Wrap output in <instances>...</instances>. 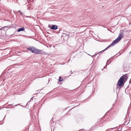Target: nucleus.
I'll list each match as a JSON object with an SVG mask.
<instances>
[{"mask_svg":"<svg viewBox=\"0 0 131 131\" xmlns=\"http://www.w3.org/2000/svg\"><path fill=\"white\" fill-rule=\"evenodd\" d=\"M128 78V76L126 74L121 76L118 81L117 85L120 87L123 86L124 83L127 80Z\"/></svg>","mask_w":131,"mask_h":131,"instance_id":"2","label":"nucleus"},{"mask_svg":"<svg viewBox=\"0 0 131 131\" xmlns=\"http://www.w3.org/2000/svg\"><path fill=\"white\" fill-rule=\"evenodd\" d=\"M25 30L24 28L23 27H22V28H20L19 29H18L17 30V31L18 32H19L20 31H24Z\"/></svg>","mask_w":131,"mask_h":131,"instance_id":"5","label":"nucleus"},{"mask_svg":"<svg viewBox=\"0 0 131 131\" xmlns=\"http://www.w3.org/2000/svg\"><path fill=\"white\" fill-rule=\"evenodd\" d=\"M27 49L31 51L32 52L36 54H46V52L42 51V50L38 49L33 47L28 48Z\"/></svg>","mask_w":131,"mask_h":131,"instance_id":"1","label":"nucleus"},{"mask_svg":"<svg viewBox=\"0 0 131 131\" xmlns=\"http://www.w3.org/2000/svg\"><path fill=\"white\" fill-rule=\"evenodd\" d=\"M130 53L131 54V51L130 52Z\"/></svg>","mask_w":131,"mask_h":131,"instance_id":"7","label":"nucleus"},{"mask_svg":"<svg viewBox=\"0 0 131 131\" xmlns=\"http://www.w3.org/2000/svg\"><path fill=\"white\" fill-rule=\"evenodd\" d=\"M49 27L52 30H56L57 29V26L56 25H54L52 26L51 25H49Z\"/></svg>","mask_w":131,"mask_h":131,"instance_id":"4","label":"nucleus"},{"mask_svg":"<svg viewBox=\"0 0 131 131\" xmlns=\"http://www.w3.org/2000/svg\"><path fill=\"white\" fill-rule=\"evenodd\" d=\"M63 79L61 78V77H59V81L61 82L63 81Z\"/></svg>","mask_w":131,"mask_h":131,"instance_id":"6","label":"nucleus"},{"mask_svg":"<svg viewBox=\"0 0 131 131\" xmlns=\"http://www.w3.org/2000/svg\"><path fill=\"white\" fill-rule=\"evenodd\" d=\"M123 34H120L119 35L118 37L112 43H111L110 45L106 47L105 49L101 52L105 51V50L107 49L111 46H114L116 43L119 42L121 39L122 38L123 36Z\"/></svg>","mask_w":131,"mask_h":131,"instance_id":"3","label":"nucleus"}]
</instances>
